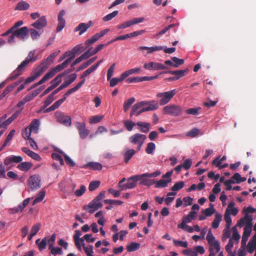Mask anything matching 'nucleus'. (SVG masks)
Masks as SVG:
<instances>
[{
	"label": "nucleus",
	"mask_w": 256,
	"mask_h": 256,
	"mask_svg": "<svg viewBox=\"0 0 256 256\" xmlns=\"http://www.w3.org/2000/svg\"><path fill=\"white\" fill-rule=\"evenodd\" d=\"M30 8V4L24 1L19 2L15 8L16 10H26Z\"/></svg>",
	"instance_id": "obj_47"
},
{
	"label": "nucleus",
	"mask_w": 256,
	"mask_h": 256,
	"mask_svg": "<svg viewBox=\"0 0 256 256\" xmlns=\"http://www.w3.org/2000/svg\"><path fill=\"white\" fill-rule=\"evenodd\" d=\"M55 118L58 122L67 126H70L72 124L71 118L64 113L57 112L54 114Z\"/></svg>",
	"instance_id": "obj_15"
},
{
	"label": "nucleus",
	"mask_w": 256,
	"mask_h": 256,
	"mask_svg": "<svg viewBox=\"0 0 256 256\" xmlns=\"http://www.w3.org/2000/svg\"><path fill=\"white\" fill-rule=\"evenodd\" d=\"M186 223L187 222H182L180 224H178V228L188 232H193L194 228H192V227L187 225Z\"/></svg>",
	"instance_id": "obj_43"
},
{
	"label": "nucleus",
	"mask_w": 256,
	"mask_h": 256,
	"mask_svg": "<svg viewBox=\"0 0 256 256\" xmlns=\"http://www.w3.org/2000/svg\"><path fill=\"white\" fill-rule=\"evenodd\" d=\"M106 191H102L88 205L84 206V209L89 213H94L102 206V200L105 197Z\"/></svg>",
	"instance_id": "obj_1"
},
{
	"label": "nucleus",
	"mask_w": 256,
	"mask_h": 256,
	"mask_svg": "<svg viewBox=\"0 0 256 256\" xmlns=\"http://www.w3.org/2000/svg\"><path fill=\"white\" fill-rule=\"evenodd\" d=\"M176 92V90L174 89L168 92L158 93L156 96L158 99L159 104L164 106L168 103Z\"/></svg>",
	"instance_id": "obj_7"
},
{
	"label": "nucleus",
	"mask_w": 256,
	"mask_h": 256,
	"mask_svg": "<svg viewBox=\"0 0 256 256\" xmlns=\"http://www.w3.org/2000/svg\"><path fill=\"white\" fill-rule=\"evenodd\" d=\"M83 249L87 256H94V252L92 245L86 246L85 244H83Z\"/></svg>",
	"instance_id": "obj_51"
},
{
	"label": "nucleus",
	"mask_w": 256,
	"mask_h": 256,
	"mask_svg": "<svg viewBox=\"0 0 256 256\" xmlns=\"http://www.w3.org/2000/svg\"><path fill=\"white\" fill-rule=\"evenodd\" d=\"M65 14V11L64 10H62L60 11L58 14V24L56 27V32H61L66 26V20L64 18Z\"/></svg>",
	"instance_id": "obj_22"
},
{
	"label": "nucleus",
	"mask_w": 256,
	"mask_h": 256,
	"mask_svg": "<svg viewBox=\"0 0 256 256\" xmlns=\"http://www.w3.org/2000/svg\"><path fill=\"white\" fill-rule=\"evenodd\" d=\"M171 59L173 62V67L174 68H178L179 66L182 65L184 63L183 59H180L176 56L172 57Z\"/></svg>",
	"instance_id": "obj_57"
},
{
	"label": "nucleus",
	"mask_w": 256,
	"mask_h": 256,
	"mask_svg": "<svg viewBox=\"0 0 256 256\" xmlns=\"http://www.w3.org/2000/svg\"><path fill=\"white\" fill-rule=\"evenodd\" d=\"M103 118V115L94 116L89 119V122L90 124H96L100 122Z\"/></svg>",
	"instance_id": "obj_64"
},
{
	"label": "nucleus",
	"mask_w": 256,
	"mask_h": 256,
	"mask_svg": "<svg viewBox=\"0 0 256 256\" xmlns=\"http://www.w3.org/2000/svg\"><path fill=\"white\" fill-rule=\"evenodd\" d=\"M118 10H114L113 12L106 15L104 16L102 18V20L104 22H108L110 20L113 18L116 17L118 14Z\"/></svg>",
	"instance_id": "obj_63"
},
{
	"label": "nucleus",
	"mask_w": 256,
	"mask_h": 256,
	"mask_svg": "<svg viewBox=\"0 0 256 256\" xmlns=\"http://www.w3.org/2000/svg\"><path fill=\"white\" fill-rule=\"evenodd\" d=\"M104 212L102 211H99L96 213L94 216L96 218H100L98 220V224L103 226L104 225L106 220L103 216Z\"/></svg>",
	"instance_id": "obj_44"
},
{
	"label": "nucleus",
	"mask_w": 256,
	"mask_h": 256,
	"mask_svg": "<svg viewBox=\"0 0 256 256\" xmlns=\"http://www.w3.org/2000/svg\"><path fill=\"white\" fill-rule=\"evenodd\" d=\"M244 225H246L245 226H252V217L248 214H246L244 217L240 218L237 224V226L240 228Z\"/></svg>",
	"instance_id": "obj_26"
},
{
	"label": "nucleus",
	"mask_w": 256,
	"mask_h": 256,
	"mask_svg": "<svg viewBox=\"0 0 256 256\" xmlns=\"http://www.w3.org/2000/svg\"><path fill=\"white\" fill-rule=\"evenodd\" d=\"M184 186V182L183 181L177 182L172 187V192H176L182 189Z\"/></svg>",
	"instance_id": "obj_50"
},
{
	"label": "nucleus",
	"mask_w": 256,
	"mask_h": 256,
	"mask_svg": "<svg viewBox=\"0 0 256 256\" xmlns=\"http://www.w3.org/2000/svg\"><path fill=\"white\" fill-rule=\"evenodd\" d=\"M188 72V69H185L184 70H177L174 71H169L168 73L173 75H175L176 76L172 78V80H178L180 78L184 76L185 74Z\"/></svg>",
	"instance_id": "obj_34"
},
{
	"label": "nucleus",
	"mask_w": 256,
	"mask_h": 256,
	"mask_svg": "<svg viewBox=\"0 0 256 256\" xmlns=\"http://www.w3.org/2000/svg\"><path fill=\"white\" fill-rule=\"evenodd\" d=\"M60 52V50H58V52H56L51 54L44 62H46V64H48V67L50 63L53 62L55 57L58 55Z\"/></svg>",
	"instance_id": "obj_58"
},
{
	"label": "nucleus",
	"mask_w": 256,
	"mask_h": 256,
	"mask_svg": "<svg viewBox=\"0 0 256 256\" xmlns=\"http://www.w3.org/2000/svg\"><path fill=\"white\" fill-rule=\"evenodd\" d=\"M46 25L47 20L45 16H42L39 19L32 24L33 27L38 30H42L46 26Z\"/></svg>",
	"instance_id": "obj_25"
},
{
	"label": "nucleus",
	"mask_w": 256,
	"mask_h": 256,
	"mask_svg": "<svg viewBox=\"0 0 256 256\" xmlns=\"http://www.w3.org/2000/svg\"><path fill=\"white\" fill-rule=\"evenodd\" d=\"M223 160H224V156L222 158L220 156H218L212 161V164L218 168H222L224 167V165L222 164Z\"/></svg>",
	"instance_id": "obj_52"
},
{
	"label": "nucleus",
	"mask_w": 256,
	"mask_h": 256,
	"mask_svg": "<svg viewBox=\"0 0 256 256\" xmlns=\"http://www.w3.org/2000/svg\"><path fill=\"white\" fill-rule=\"evenodd\" d=\"M67 72L65 71L64 72H62L59 74H58L54 79H53L50 82V86L54 89L56 86H58L62 82V78L66 74Z\"/></svg>",
	"instance_id": "obj_29"
},
{
	"label": "nucleus",
	"mask_w": 256,
	"mask_h": 256,
	"mask_svg": "<svg viewBox=\"0 0 256 256\" xmlns=\"http://www.w3.org/2000/svg\"><path fill=\"white\" fill-rule=\"evenodd\" d=\"M205 188V184L204 182L199 183L198 184H192L191 186L188 189V192H192L196 190H203Z\"/></svg>",
	"instance_id": "obj_40"
},
{
	"label": "nucleus",
	"mask_w": 256,
	"mask_h": 256,
	"mask_svg": "<svg viewBox=\"0 0 256 256\" xmlns=\"http://www.w3.org/2000/svg\"><path fill=\"white\" fill-rule=\"evenodd\" d=\"M28 186L32 190L39 188L41 186V179L38 174L31 176L28 180Z\"/></svg>",
	"instance_id": "obj_13"
},
{
	"label": "nucleus",
	"mask_w": 256,
	"mask_h": 256,
	"mask_svg": "<svg viewBox=\"0 0 256 256\" xmlns=\"http://www.w3.org/2000/svg\"><path fill=\"white\" fill-rule=\"evenodd\" d=\"M100 184V180H94L90 182L88 186V190L90 192H92L98 188Z\"/></svg>",
	"instance_id": "obj_56"
},
{
	"label": "nucleus",
	"mask_w": 256,
	"mask_h": 256,
	"mask_svg": "<svg viewBox=\"0 0 256 256\" xmlns=\"http://www.w3.org/2000/svg\"><path fill=\"white\" fill-rule=\"evenodd\" d=\"M66 186V182L63 181L60 182L59 184V188L61 191L64 192H66L67 194H70L71 192H74V190L76 187V184L74 183H72L70 184V190L68 191V190H66L65 188Z\"/></svg>",
	"instance_id": "obj_32"
},
{
	"label": "nucleus",
	"mask_w": 256,
	"mask_h": 256,
	"mask_svg": "<svg viewBox=\"0 0 256 256\" xmlns=\"http://www.w3.org/2000/svg\"><path fill=\"white\" fill-rule=\"evenodd\" d=\"M147 104H148V103L147 102V101L146 100L141 101L136 103L132 108L130 114V116H132L134 115L136 116V113H137V112H138L140 108L142 106H146Z\"/></svg>",
	"instance_id": "obj_28"
},
{
	"label": "nucleus",
	"mask_w": 256,
	"mask_h": 256,
	"mask_svg": "<svg viewBox=\"0 0 256 256\" xmlns=\"http://www.w3.org/2000/svg\"><path fill=\"white\" fill-rule=\"evenodd\" d=\"M48 68V64L46 62H42L38 66L34 71L31 76L26 78L24 82L26 85L34 81L36 78L39 77Z\"/></svg>",
	"instance_id": "obj_8"
},
{
	"label": "nucleus",
	"mask_w": 256,
	"mask_h": 256,
	"mask_svg": "<svg viewBox=\"0 0 256 256\" xmlns=\"http://www.w3.org/2000/svg\"><path fill=\"white\" fill-rule=\"evenodd\" d=\"M46 196V192L44 190H41L38 194V196L34 198L32 202V206L35 205L36 204L40 202Z\"/></svg>",
	"instance_id": "obj_46"
},
{
	"label": "nucleus",
	"mask_w": 256,
	"mask_h": 256,
	"mask_svg": "<svg viewBox=\"0 0 256 256\" xmlns=\"http://www.w3.org/2000/svg\"><path fill=\"white\" fill-rule=\"evenodd\" d=\"M92 22L90 21L88 23H80L75 28L74 32H79V35L84 33L92 26Z\"/></svg>",
	"instance_id": "obj_27"
},
{
	"label": "nucleus",
	"mask_w": 256,
	"mask_h": 256,
	"mask_svg": "<svg viewBox=\"0 0 256 256\" xmlns=\"http://www.w3.org/2000/svg\"><path fill=\"white\" fill-rule=\"evenodd\" d=\"M173 243L176 246L186 248L188 246V244L186 241H182L174 239Z\"/></svg>",
	"instance_id": "obj_62"
},
{
	"label": "nucleus",
	"mask_w": 256,
	"mask_h": 256,
	"mask_svg": "<svg viewBox=\"0 0 256 256\" xmlns=\"http://www.w3.org/2000/svg\"><path fill=\"white\" fill-rule=\"evenodd\" d=\"M156 144L154 142H149L147 144L146 152L148 154H152L156 150Z\"/></svg>",
	"instance_id": "obj_55"
},
{
	"label": "nucleus",
	"mask_w": 256,
	"mask_h": 256,
	"mask_svg": "<svg viewBox=\"0 0 256 256\" xmlns=\"http://www.w3.org/2000/svg\"><path fill=\"white\" fill-rule=\"evenodd\" d=\"M110 31V29L106 28L100 32L92 36L90 38L88 39L86 42L85 44L87 47H89L95 42H96L98 40H99L100 38L104 36L106 34H107Z\"/></svg>",
	"instance_id": "obj_19"
},
{
	"label": "nucleus",
	"mask_w": 256,
	"mask_h": 256,
	"mask_svg": "<svg viewBox=\"0 0 256 256\" xmlns=\"http://www.w3.org/2000/svg\"><path fill=\"white\" fill-rule=\"evenodd\" d=\"M34 52L35 50H32L30 52L28 53V56L26 57L25 60H24L25 62L29 64L30 62H35L36 61L38 58L37 56H34Z\"/></svg>",
	"instance_id": "obj_48"
},
{
	"label": "nucleus",
	"mask_w": 256,
	"mask_h": 256,
	"mask_svg": "<svg viewBox=\"0 0 256 256\" xmlns=\"http://www.w3.org/2000/svg\"><path fill=\"white\" fill-rule=\"evenodd\" d=\"M146 138V136L144 134H136L129 138V141L130 143L136 146L138 150H140Z\"/></svg>",
	"instance_id": "obj_11"
},
{
	"label": "nucleus",
	"mask_w": 256,
	"mask_h": 256,
	"mask_svg": "<svg viewBox=\"0 0 256 256\" xmlns=\"http://www.w3.org/2000/svg\"><path fill=\"white\" fill-rule=\"evenodd\" d=\"M58 72L54 68H51L44 76L43 78L37 83L34 84V87L37 86L46 81L50 80Z\"/></svg>",
	"instance_id": "obj_23"
},
{
	"label": "nucleus",
	"mask_w": 256,
	"mask_h": 256,
	"mask_svg": "<svg viewBox=\"0 0 256 256\" xmlns=\"http://www.w3.org/2000/svg\"><path fill=\"white\" fill-rule=\"evenodd\" d=\"M140 246V244L136 242H132L126 246V250L128 252H132L138 250Z\"/></svg>",
	"instance_id": "obj_39"
},
{
	"label": "nucleus",
	"mask_w": 256,
	"mask_h": 256,
	"mask_svg": "<svg viewBox=\"0 0 256 256\" xmlns=\"http://www.w3.org/2000/svg\"><path fill=\"white\" fill-rule=\"evenodd\" d=\"M28 64L23 60L18 68L9 76L8 78V80H12L16 78L22 74L24 69Z\"/></svg>",
	"instance_id": "obj_16"
},
{
	"label": "nucleus",
	"mask_w": 256,
	"mask_h": 256,
	"mask_svg": "<svg viewBox=\"0 0 256 256\" xmlns=\"http://www.w3.org/2000/svg\"><path fill=\"white\" fill-rule=\"evenodd\" d=\"M161 174V172L159 170L152 173H145L142 174L137 175L138 180H140V184L146 186L148 187L150 186L154 182V180L148 179V178H156Z\"/></svg>",
	"instance_id": "obj_5"
},
{
	"label": "nucleus",
	"mask_w": 256,
	"mask_h": 256,
	"mask_svg": "<svg viewBox=\"0 0 256 256\" xmlns=\"http://www.w3.org/2000/svg\"><path fill=\"white\" fill-rule=\"evenodd\" d=\"M22 161V158L20 156H10L6 157L4 160V164L8 169L11 168L16 164L20 163Z\"/></svg>",
	"instance_id": "obj_14"
},
{
	"label": "nucleus",
	"mask_w": 256,
	"mask_h": 256,
	"mask_svg": "<svg viewBox=\"0 0 256 256\" xmlns=\"http://www.w3.org/2000/svg\"><path fill=\"white\" fill-rule=\"evenodd\" d=\"M136 152L134 149H130L124 154V159L126 162H128L134 155Z\"/></svg>",
	"instance_id": "obj_45"
},
{
	"label": "nucleus",
	"mask_w": 256,
	"mask_h": 256,
	"mask_svg": "<svg viewBox=\"0 0 256 256\" xmlns=\"http://www.w3.org/2000/svg\"><path fill=\"white\" fill-rule=\"evenodd\" d=\"M222 220V216L218 214L215 215V218L214 222L212 223V226L214 228H216L218 227L220 222Z\"/></svg>",
	"instance_id": "obj_61"
},
{
	"label": "nucleus",
	"mask_w": 256,
	"mask_h": 256,
	"mask_svg": "<svg viewBox=\"0 0 256 256\" xmlns=\"http://www.w3.org/2000/svg\"><path fill=\"white\" fill-rule=\"evenodd\" d=\"M47 242V238L45 237L42 240L38 238L36 241V244L38 246V250L42 251L46 248Z\"/></svg>",
	"instance_id": "obj_36"
},
{
	"label": "nucleus",
	"mask_w": 256,
	"mask_h": 256,
	"mask_svg": "<svg viewBox=\"0 0 256 256\" xmlns=\"http://www.w3.org/2000/svg\"><path fill=\"white\" fill-rule=\"evenodd\" d=\"M138 177L137 175H134L127 180L126 178H123L119 182L118 187L121 190L134 188L137 186Z\"/></svg>",
	"instance_id": "obj_4"
},
{
	"label": "nucleus",
	"mask_w": 256,
	"mask_h": 256,
	"mask_svg": "<svg viewBox=\"0 0 256 256\" xmlns=\"http://www.w3.org/2000/svg\"><path fill=\"white\" fill-rule=\"evenodd\" d=\"M76 127L78 131L80 138L85 139L90 134V130L86 128V124L84 122H76L75 123Z\"/></svg>",
	"instance_id": "obj_18"
},
{
	"label": "nucleus",
	"mask_w": 256,
	"mask_h": 256,
	"mask_svg": "<svg viewBox=\"0 0 256 256\" xmlns=\"http://www.w3.org/2000/svg\"><path fill=\"white\" fill-rule=\"evenodd\" d=\"M28 64L23 60L18 68L9 76L8 78V80H12L16 78L22 74L24 69Z\"/></svg>",
	"instance_id": "obj_17"
},
{
	"label": "nucleus",
	"mask_w": 256,
	"mask_h": 256,
	"mask_svg": "<svg viewBox=\"0 0 256 256\" xmlns=\"http://www.w3.org/2000/svg\"><path fill=\"white\" fill-rule=\"evenodd\" d=\"M16 37L21 40H24L28 36V30L26 26H24L18 30H14Z\"/></svg>",
	"instance_id": "obj_24"
},
{
	"label": "nucleus",
	"mask_w": 256,
	"mask_h": 256,
	"mask_svg": "<svg viewBox=\"0 0 256 256\" xmlns=\"http://www.w3.org/2000/svg\"><path fill=\"white\" fill-rule=\"evenodd\" d=\"M80 50V47L78 46L73 48L72 50H68L66 52L64 53V56H66V58H68L62 64H58L56 66L54 67L55 69L57 70L58 72L61 71L63 69L66 68L68 65L70 64L72 60L76 56V54Z\"/></svg>",
	"instance_id": "obj_3"
},
{
	"label": "nucleus",
	"mask_w": 256,
	"mask_h": 256,
	"mask_svg": "<svg viewBox=\"0 0 256 256\" xmlns=\"http://www.w3.org/2000/svg\"><path fill=\"white\" fill-rule=\"evenodd\" d=\"M32 131L30 130L28 126L24 130H22V137L26 140L30 138V135Z\"/></svg>",
	"instance_id": "obj_60"
},
{
	"label": "nucleus",
	"mask_w": 256,
	"mask_h": 256,
	"mask_svg": "<svg viewBox=\"0 0 256 256\" xmlns=\"http://www.w3.org/2000/svg\"><path fill=\"white\" fill-rule=\"evenodd\" d=\"M206 240L209 246L210 254H213L216 256L220 249L219 242L213 236L212 230L210 229L206 236Z\"/></svg>",
	"instance_id": "obj_2"
},
{
	"label": "nucleus",
	"mask_w": 256,
	"mask_h": 256,
	"mask_svg": "<svg viewBox=\"0 0 256 256\" xmlns=\"http://www.w3.org/2000/svg\"><path fill=\"white\" fill-rule=\"evenodd\" d=\"M22 110H18L14 112L8 120L5 121L4 120V125L6 126L10 124L20 114Z\"/></svg>",
	"instance_id": "obj_41"
},
{
	"label": "nucleus",
	"mask_w": 256,
	"mask_h": 256,
	"mask_svg": "<svg viewBox=\"0 0 256 256\" xmlns=\"http://www.w3.org/2000/svg\"><path fill=\"white\" fill-rule=\"evenodd\" d=\"M176 193V192H170L168 193L166 198L164 199V202L167 205H170L174 200V196Z\"/></svg>",
	"instance_id": "obj_54"
},
{
	"label": "nucleus",
	"mask_w": 256,
	"mask_h": 256,
	"mask_svg": "<svg viewBox=\"0 0 256 256\" xmlns=\"http://www.w3.org/2000/svg\"><path fill=\"white\" fill-rule=\"evenodd\" d=\"M196 215L197 212H196L190 211L188 215L183 216L182 222H190L196 217Z\"/></svg>",
	"instance_id": "obj_37"
},
{
	"label": "nucleus",
	"mask_w": 256,
	"mask_h": 256,
	"mask_svg": "<svg viewBox=\"0 0 256 256\" xmlns=\"http://www.w3.org/2000/svg\"><path fill=\"white\" fill-rule=\"evenodd\" d=\"M234 204L235 203L233 201L230 202L228 206L225 214H228L230 216V215H232L234 216H236L238 211L237 208L234 207Z\"/></svg>",
	"instance_id": "obj_30"
},
{
	"label": "nucleus",
	"mask_w": 256,
	"mask_h": 256,
	"mask_svg": "<svg viewBox=\"0 0 256 256\" xmlns=\"http://www.w3.org/2000/svg\"><path fill=\"white\" fill-rule=\"evenodd\" d=\"M144 68L148 70H163L166 68V67L163 64L154 62L145 63L144 64Z\"/></svg>",
	"instance_id": "obj_21"
},
{
	"label": "nucleus",
	"mask_w": 256,
	"mask_h": 256,
	"mask_svg": "<svg viewBox=\"0 0 256 256\" xmlns=\"http://www.w3.org/2000/svg\"><path fill=\"white\" fill-rule=\"evenodd\" d=\"M135 102V98L134 97H132L126 100L124 104V112H127L130 108L131 105Z\"/></svg>",
	"instance_id": "obj_59"
},
{
	"label": "nucleus",
	"mask_w": 256,
	"mask_h": 256,
	"mask_svg": "<svg viewBox=\"0 0 256 256\" xmlns=\"http://www.w3.org/2000/svg\"><path fill=\"white\" fill-rule=\"evenodd\" d=\"M136 126L139 127V130L144 133H148L150 128V124L146 122H138Z\"/></svg>",
	"instance_id": "obj_31"
},
{
	"label": "nucleus",
	"mask_w": 256,
	"mask_h": 256,
	"mask_svg": "<svg viewBox=\"0 0 256 256\" xmlns=\"http://www.w3.org/2000/svg\"><path fill=\"white\" fill-rule=\"evenodd\" d=\"M62 152H60V153H53L52 154V157L54 160L58 161L60 166H63L64 164V162L62 156V155L61 154Z\"/></svg>",
	"instance_id": "obj_53"
},
{
	"label": "nucleus",
	"mask_w": 256,
	"mask_h": 256,
	"mask_svg": "<svg viewBox=\"0 0 256 256\" xmlns=\"http://www.w3.org/2000/svg\"><path fill=\"white\" fill-rule=\"evenodd\" d=\"M88 167L94 170H100L102 169V165L98 162H90L84 166L86 168Z\"/></svg>",
	"instance_id": "obj_38"
},
{
	"label": "nucleus",
	"mask_w": 256,
	"mask_h": 256,
	"mask_svg": "<svg viewBox=\"0 0 256 256\" xmlns=\"http://www.w3.org/2000/svg\"><path fill=\"white\" fill-rule=\"evenodd\" d=\"M40 126V120L38 119H34L32 120L28 127L32 131V132L35 134H38V132Z\"/></svg>",
	"instance_id": "obj_33"
},
{
	"label": "nucleus",
	"mask_w": 256,
	"mask_h": 256,
	"mask_svg": "<svg viewBox=\"0 0 256 256\" xmlns=\"http://www.w3.org/2000/svg\"><path fill=\"white\" fill-rule=\"evenodd\" d=\"M182 111V108L180 106L174 104L168 105L163 108V112L164 114L174 116L181 115Z\"/></svg>",
	"instance_id": "obj_10"
},
{
	"label": "nucleus",
	"mask_w": 256,
	"mask_h": 256,
	"mask_svg": "<svg viewBox=\"0 0 256 256\" xmlns=\"http://www.w3.org/2000/svg\"><path fill=\"white\" fill-rule=\"evenodd\" d=\"M32 165L30 162H20L18 166V168L22 170L27 172L29 170H30Z\"/></svg>",
	"instance_id": "obj_35"
},
{
	"label": "nucleus",
	"mask_w": 256,
	"mask_h": 256,
	"mask_svg": "<svg viewBox=\"0 0 256 256\" xmlns=\"http://www.w3.org/2000/svg\"><path fill=\"white\" fill-rule=\"evenodd\" d=\"M246 178L245 177H242L238 172L235 173L230 179L225 180V190H230L232 189L231 184L235 182L240 184L242 182H245Z\"/></svg>",
	"instance_id": "obj_12"
},
{
	"label": "nucleus",
	"mask_w": 256,
	"mask_h": 256,
	"mask_svg": "<svg viewBox=\"0 0 256 256\" xmlns=\"http://www.w3.org/2000/svg\"><path fill=\"white\" fill-rule=\"evenodd\" d=\"M147 102H148V104L141 108L138 112L136 113V116H139L144 112L154 110L158 108V104L155 100L147 101Z\"/></svg>",
	"instance_id": "obj_20"
},
{
	"label": "nucleus",
	"mask_w": 256,
	"mask_h": 256,
	"mask_svg": "<svg viewBox=\"0 0 256 256\" xmlns=\"http://www.w3.org/2000/svg\"><path fill=\"white\" fill-rule=\"evenodd\" d=\"M83 82L80 84H78L74 87L70 89L64 96L62 98L56 101L47 110V112L53 111L58 108L62 104V103L66 100V96L70 94H71L77 91L82 86Z\"/></svg>",
	"instance_id": "obj_6"
},
{
	"label": "nucleus",
	"mask_w": 256,
	"mask_h": 256,
	"mask_svg": "<svg viewBox=\"0 0 256 256\" xmlns=\"http://www.w3.org/2000/svg\"><path fill=\"white\" fill-rule=\"evenodd\" d=\"M215 212V210L214 207V204H210L209 208H206L205 210L202 211V214H204L207 216H210L212 214H214Z\"/></svg>",
	"instance_id": "obj_49"
},
{
	"label": "nucleus",
	"mask_w": 256,
	"mask_h": 256,
	"mask_svg": "<svg viewBox=\"0 0 256 256\" xmlns=\"http://www.w3.org/2000/svg\"><path fill=\"white\" fill-rule=\"evenodd\" d=\"M96 70L92 66H91L88 69L86 70L80 76V78H82V80L78 84H80L82 82H83L82 85L85 82V78L88 75L90 74L91 73L95 71Z\"/></svg>",
	"instance_id": "obj_42"
},
{
	"label": "nucleus",
	"mask_w": 256,
	"mask_h": 256,
	"mask_svg": "<svg viewBox=\"0 0 256 256\" xmlns=\"http://www.w3.org/2000/svg\"><path fill=\"white\" fill-rule=\"evenodd\" d=\"M173 173V170L166 172L162 176V179L158 180H154L155 184L154 187L157 188H164L168 186V184L172 182L171 176Z\"/></svg>",
	"instance_id": "obj_9"
}]
</instances>
